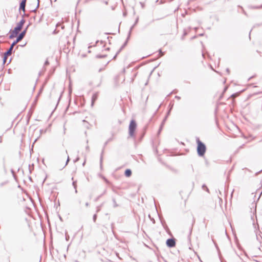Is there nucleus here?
I'll use <instances>...</instances> for the list:
<instances>
[{"label":"nucleus","mask_w":262,"mask_h":262,"mask_svg":"<svg viewBox=\"0 0 262 262\" xmlns=\"http://www.w3.org/2000/svg\"><path fill=\"white\" fill-rule=\"evenodd\" d=\"M196 143V153L199 157L204 158L205 153L207 151V147L206 144L200 140L199 137L195 139Z\"/></svg>","instance_id":"f257e3e1"},{"label":"nucleus","mask_w":262,"mask_h":262,"mask_svg":"<svg viewBox=\"0 0 262 262\" xmlns=\"http://www.w3.org/2000/svg\"><path fill=\"white\" fill-rule=\"evenodd\" d=\"M137 128V123L136 121L132 119L130 120L128 126V138L130 137L134 139L136 141V135L135 132Z\"/></svg>","instance_id":"f03ea898"},{"label":"nucleus","mask_w":262,"mask_h":262,"mask_svg":"<svg viewBox=\"0 0 262 262\" xmlns=\"http://www.w3.org/2000/svg\"><path fill=\"white\" fill-rule=\"evenodd\" d=\"M125 72V68L124 67L121 71L117 75L114 79V86L116 88L119 86L120 82L122 83L125 80L124 73Z\"/></svg>","instance_id":"7ed1b4c3"},{"label":"nucleus","mask_w":262,"mask_h":262,"mask_svg":"<svg viewBox=\"0 0 262 262\" xmlns=\"http://www.w3.org/2000/svg\"><path fill=\"white\" fill-rule=\"evenodd\" d=\"M28 27H29V25H28L23 31H22L20 33L18 34V35H17V36L16 37V39L15 40H14L13 42L11 44L8 50L11 51L12 52H13V48H14V46L17 42L21 41L24 38V37L27 33Z\"/></svg>","instance_id":"20e7f679"},{"label":"nucleus","mask_w":262,"mask_h":262,"mask_svg":"<svg viewBox=\"0 0 262 262\" xmlns=\"http://www.w3.org/2000/svg\"><path fill=\"white\" fill-rule=\"evenodd\" d=\"M44 86H45V85L43 84L39 89V90L37 93V94L36 95V96L34 99V100L32 104V107L33 106V107H35L36 104L37 103L39 97L40 96V95L42 94V93L43 92Z\"/></svg>","instance_id":"39448f33"},{"label":"nucleus","mask_w":262,"mask_h":262,"mask_svg":"<svg viewBox=\"0 0 262 262\" xmlns=\"http://www.w3.org/2000/svg\"><path fill=\"white\" fill-rule=\"evenodd\" d=\"M166 245L169 248L174 247L176 245V239L174 237L169 238L166 241Z\"/></svg>","instance_id":"423d86ee"},{"label":"nucleus","mask_w":262,"mask_h":262,"mask_svg":"<svg viewBox=\"0 0 262 262\" xmlns=\"http://www.w3.org/2000/svg\"><path fill=\"white\" fill-rule=\"evenodd\" d=\"M12 52L7 50L4 53L3 55L2 56V66H5L7 60L8 59V57L10 56L12 54Z\"/></svg>","instance_id":"0eeeda50"},{"label":"nucleus","mask_w":262,"mask_h":262,"mask_svg":"<svg viewBox=\"0 0 262 262\" xmlns=\"http://www.w3.org/2000/svg\"><path fill=\"white\" fill-rule=\"evenodd\" d=\"M148 128V124L146 125L144 128H143V130L142 132V133L140 135V136H139V137L138 138V139H137L136 138V142L135 141V144H136L137 142H138V143L140 142L143 139L145 134H146V130Z\"/></svg>","instance_id":"6e6552de"},{"label":"nucleus","mask_w":262,"mask_h":262,"mask_svg":"<svg viewBox=\"0 0 262 262\" xmlns=\"http://www.w3.org/2000/svg\"><path fill=\"white\" fill-rule=\"evenodd\" d=\"M75 72L74 67H67L66 68V76L69 79L70 82H71V74L73 72Z\"/></svg>","instance_id":"1a4fd4ad"},{"label":"nucleus","mask_w":262,"mask_h":262,"mask_svg":"<svg viewBox=\"0 0 262 262\" xmlns=\"http://www.w3.org/2000/svg\"><path fill=\"white\" fill-rule=\"evenodd\" d=\"M25 23V19L21 18V19L16 24V26L14 28V29L19 32V31L22 29Z\"/></svg>","instance_id":"9d476101"},{"label":"nucleus","mask_w":262,"mask_h":262,"mask_svg":"<svg viewBox=\"0 0 262 262\" xmlns=\"http://www.w3.org/2000/svg\"><path fill=\"white\" fill-rule=\"evenodd\" d=\"M130 36H128V34L127 35V37L126 38V39L125 40V41L124 42V43L122 45V46L120 47V48L119 49V50L117 51V52L116 53V55L114 56L113 57V59L115 58L117 55L124 49V48L127 45V43H128V41L130 38Z\"/></svg>","instance_id":"9b49d317"},{"label":"nucleus","mask_w":262,"mask_h":262,"mask_svg":"<svg viewBox=\"0 0 262 262\" xmlns=\"http://www.w3.org/2000/svg\"><path fill=\"white\" fill-rule=\"evenodd\" d=\"M27 0H21L19 3V12L21 13V11H25Z\"/></svg>","instance_id":"f8f14e48"},{"label":"nucleus","mask_w":262,"mask_h":262,"mask_svg":"<svg viewBox=\"0 0 262 262\" xmlns=\"http://www.w3.org/2000/svg\"><path fill=\"white\" fill-rule=\"evenodd\" d=\"M167 118H166L165 117H164L162 121L161 122V124L159 126V128L158 130V132H157V135L159 136L160 135L161 132L162 131L163 129V127H164V126L165 125V123L166 122V121H167Z\"/></svg>","instance_id":"ddd939ff"},{"label":"nucleus","mask_w":262,"mask_h":262,"mask_svg":"<svg viewBox=\"0 0 262 262\" xmlns=\"http://www.w3.org/2000/svg\"><path fill=\"white\" fill-rule=\"evenodd\" d=\"M173 103L172 102H170V103L169 104L166 114L164 117L168 119V117L170 116L171 112L173 106Z\"/></svg>","instance_id":"4468645a"},{"label":"nucleus","mask_w":262,"mask_h":262,"mask_svg":"<svg viewBox=\"0 0 262 262\" xmlns=\"http://www.w3.org/2000/svg\"><path fill=\"white\" fill-rule=\"evenodd\" d=\"M9 32L10 33V34L9 36V39H13L14 37H17V35H18V32L13 29V30H10Z\"/></svg>","instance_id":"2eb2a0df"},{"label":"nucleus","mask_w":262,"mask_h":262,"mask_svg":"<svg viewBox=\"0 0 262 262\" xmlns=\"http://www.w3.org/2000/svg\"><path fill=\"white\" fill-rule=\"evenodd\" d=\"M35 109V107H33V106H31V108L30 109V110L29 111L28 113V114L27 115V123L28 124L29 123V121L31 117V116L33 114V111Z\"/></svg>","instance_id":"dca6fc26"},{"label":"nucleus","mask_w":262,"mask_h":262,"mask_svg":"<svg viewBox=\"0 0 262 262\" xmlns=\"http://www.w3.org/2000/svg\"><path fill=\"white\" fill-rule=\"evenodd\" d=\"M98 93L96 92L93 94L91 98V106H93L95 101L98 99Z\"/></svg>","instance_id":"f3484780"},{"label":"nucleus","mask_w":262,"mask_h":262,"mask_svg":"<svg viewBox=\"0 0 262 262\" xmlns=\"http://www.w3.org/2000/svg\"><path fill=\"white\" fill-rule=\"evenodd\" d=\"M246 90V89H244L242 90H240V91H238V92H235L234 93H233L232 94H231L229 97V98H228V99H229V98H232L233 97H237L239 95V94L244 92H245V91Z\"/></svg>","instance_id":"a211bd4d"},{"label":"nucleus","mask_w":262,"mask_h":262,"mask_svg":"<svg viewBox=\"0 0 262 262\" xmlns=\"http://www.w3.org/2000/svg\"><path fill=\"white\" fill-rule=\"evenodd\" d=\"M138 21H139V17H137L136 18L134 24L130 28V29H129V32L128 33V34L129 36H130L132 30L134 29V28L135 27V26L138 24Z\"/></svg>","instance_id":"6ab92c4d"},{"label":"nucleus","mask_w":262,"mask_h":262,"mask_svg":"<svg viewBox=\"0 0 262 262\" xmlns=\"http://www.w3.org/2000/svg\"><path fill=\"white\" fill-rule=\"evenodd\" d=\"M104 150H102L100 156V168L101 170L103 169V159Z\"/></svg>","instance_id":"aec40b11"},{"label":"nucleus","mask_w":262,"mask_h":262,"mask_svg":"<svg viewBox=\"0 0 262 262\" xmlns=\"http://www.w3.org/2000/svg\"><path fill=\"white\" fill-rule=\"evenodd\" d=\"M124 174L127 178L130 177L132 174V170L129 168L126 169L124 171Z\"/></svg>","instance_id":"412c9836"},{"label":"nucleus","mask_w":262,"mask_h":262,"mask_svg":"<svg viewBox=\"0 0 262 262\" xmlns=\"http://www.w3.org/2000/svg\"><path fill=\"white\" fill-rule=\"evenodd\" d=\"M150 62H155V63L154 64H152L151 66H160V62H158L156 60H153L151 61H149V60H147L145 62H143L140 63L138 66H144V64H145L147 63H149Z\"/></svg>","instance_id":"4be33fe9"},{"label":"nucleus","mask_w":262,"mask_h":262,"mask_svg":"<svg viewBox=\"0 0 262 262\" xmlns=\"http://www.w3.org/2000/svg\"><path fill=\"white\" fill-rule=\"evenodd\" d=\"M56 67H53V68H52L51 70H50V71L49 72V77L47 78V79L46 80V82L43 84L44 85H45L46 84V83L47 82L48 79L50 78V76H52L54 74V73L55 72V69H56Z\"/></svg>","instance_id":"5701e85b"},{"label":"nucleus","mask_w":262,"mask_h":262,"mask_svg":"<svg viewBox=\"0 0 262 262\" xmlns=\"http://www.w3.org/2000/svg\"><path fill=\"white\" fill-rule=\"evenodd\" d=\"M212 242L215 246V247L217 251V254H218L219 256H220V255H221V253L220 248H219L217 243L213 239H212Z\"/></svg>","instance_id":"b1692460"},{"label":"nucleus","mask_w":262,"mask_h":262,"mask_svg":"<svg viewBox=\"0 0 262 262\" xmlns=\"http://www.w3.org/2000/svg\"><path fill=\"white\" fill-rule=\"evenodd\" d=\"M106 190L105 189L101 194L99 195L94 199V201L97 202L100 199V198H101L106 193Z\"/></svg>","instance_id":"393cba45"},{"label":"nucleus","mask_w":262,"mask_h":262,"mask_svg":"<svg viewBox=\"0 0 262 262\" xmlns=\"http://www.w3.org/2000/svg\"><path fill=\"white\" fill-rule=\"evenodd\" d=\"M192 229H193V224H192L191 227L189 228V232L188 235V240L189 241V242H190V236H191V235L192 233Z\"/></svg>","instance_id":"a878e982"},{"label":"nucleus","mask_w":262,"mask_h":262,"mask_svg":"<svg viewBox=\"0 0 262 262\" xmlns=\"http://www.w3.org/2000/svg\"><path fill=\"white\" fill-rule=\"evenodd\" d=\"M112 140H113V138L112 137H111L109 139H108L104 143L102 150L103 149L104 150V148H105V146L107 145V144L110 142L112 141Z\"/></svg>","instance_id":"bb28decb"},{"label":"nucleus","mask_w":262,"mask_h":262,"mask_svg":"<svg viewBox=\"0 0 262 262\" xmlns=\"http://www.w3.org/2000/svg\"><path fill=\"white\" fill-rule=\"evenodd\" d=\"M37 6L35 7H32V9L31 11H32V12H35L36 11L37 9L39 6V0H37Z\"/></svg>","instance_id":"cd10ccee"},{"label":"nucleus","mask_w":262,"mask_h":262,"mask_svg":"<svg viewBox=\"0 0 262 262\" xmlns=\"http://www.w3.org/2000/svg\"><path fill=\"white\" fill-rule=\"evenodd\" d=\"M46 67H43V69L41 71H40L39 72H38V77H40L41 76V75H42L45 72L46 69Z\"/></svg>","instance_id":"c85d7f7f"},{"label":"nucleus","mask_w":262,"mask_h":262,"mask_svg":"<svg viewBox=\"0 0 262 262\" xmlns=\"http://www.w3.org/2000/svg\"><path fill=\"white\" fill-rule=\"evenodd\" d=\"M202 188H203V189L205 190L206 191L209 192V190L206 184H204L202 185Z\"/></svg>","instance_id":"c756f323"},{"label":"nucleus","mask_w":262,"mask_h":262,"mask_svg":"<svg viewBox=\"0 0 262 262\" xmlns=\"http://www.w3.org/2000/svg\"><path fill=\"white\" fill-rule=\"evenodd\" d=\"M112 201H113V207L114 208H116V207H118V205L117 204L115 199L113 198Z\"/></svg>","instance_id":"7c9ffc66"},{"label":"nucleus","mask_w":262,"mask_h":262,"mask_svg":"<svg viewBox=\"0 0 262 262\" xmlns=\"http://www.w3.org/2000/svg\"><path fill=\"white\" fill-rule=\"evenodd\" d=\"M100 176L102 178V179L105 181L106 184H110L109 181L103 176L100 175Z\"/></svg>","instance_id":"2f4dec72"},{"label":"nucleus","mask_w":262,"mask_h":262,"mask_svg":"<svg viewBox=\"0 0 262 262\" xmlns=\"http://www.w3.org/2000/svg\"><path fill=\"white\" fill-rule=\"evenodd\" d=\"M162 226L163 227L165 230L168 233V231H169V229L166 224H164V225H163Z\"/></svg>","instance_id":"473e14b6"},{"label":"nucleus","mask_w":262,"mask_h":262,"mask_svg":"<svg viewBox=\"0 0 262 262\" xmlns=\"http://www.w3.org/2000/svg\"><path fill=\"white\" fill-rule=\"evenodd\" d=\"M62 94V92L61 93L60 96H59V98H58V101H57V104H56V105L55 108H54V110L52 111V112L51 113V115H52V114H53V112H54V110L56 109V107H57V105H58V103H59V101H60V99H61V98Z\"/></svg>","instance_id":"72a5a7b5"},{"label":"nucleus","mask_w":262,"mask_h":262,"mask_svg":"<svg viewBox=\"0 0 262 262\" xmlns=\"http://www.w3.org/2000/svg\"><path fill=\"white\" fill-rule=\"evenodd\" d=\"M70 160V159L69 158V156L68 155V158H67L66 164H65L64 166L61 169H60V170L62 169L63 168H64L68 165Z\"/></svg>","instance_id":"f704fd0d"},{"label":"nucleus","mask_w":262,"mask_h":262,"mask_svg":"<svg viewBox=\"0 0 262 262\" xmlns=\"http://www.w3.org/2000/svg\"><path fill=\"white\" fill-rule=\"evenodd\" d=\"M65 238H66V240L67 241H68L69 240V238H70V236L68 234V233L67 231H66V233H65Z\"/></svg>","instance_id":"c9c22d12"},{"label":"nucleus","mask_w":262,"mask_h":262,"mask_svg":"<svg viewBox=\"0 0 262 262\" xmlns=\"http://www.w3.org/2000/svg\"><path fill=\"white\" fill-rule=\"evenodd\" d=\"M97 218V215L96 213H95L93 215V220L94 222H96Z\"/></svg>","instance_id":"e433bc0d"},{"label":"nucleus","mask_w":262,"mask_h":262,"mask_svg":"<svg viewBox=\"0 0 262 262\" xmlns=\"http://www.w3.org/2000/svg\"><path fill=\"white\" fill-rule=\"evenodd\" d=\"M77 181H73L72 182V185L74 188H77Z\"/></svg>","instance_id":"4c0bfd02"},{"label":"nucleus","mask_w":262,"mask_h":262,"mask_svg":"<svg viewBox=\"0 0 262 262\" xmlns=\"http://www.w3.org/2000/svg\"><path fill=\"white\" fill-rule=\"evenodd\" d=\"M228 89V85L225 86L224 87V88L223 90L222 93H223V94H225V93H226V92L227 91Z\"/></svg>","instance_id":"58836bf2"},{"label":"nucleus","mask_w":262,"mask_h":262,"mask_svg":"<svg viewBox=\"0 0 262 262\" xmlns=\"http://www.w3.org/2000/svg\"><path fill=\"white\" fill-rule=\"evenodd\" d=\"M106 57V55H97L96 56V57L97 58H103V57Z\"/></svg>","instance_id":"ea45409f"},{"label":"nucleus","mask_w":262,"mask_h":262,"mask_svg":"<svg viewBox=\"0 0 262 262\" xmlns=\"http://www.w3.org/2000/svg\"><path fill=\"white\" fill-rule=\"evenodd\" d=\"M210 69L212 71H214L216 73H218L219 74L221 75V73L219 72V71H215L214 68H213V67L212 66H211V67H209Z\"/></svg>","instance_id":"a19ab883"},{"label":"nucleus","mask_w":262,"mask_h":262,"mask_svg":"<svg viewBox=\"0 0 262 262\" xmlns=\"http://www.w3.org/2000/svg\"><path fill=\"white\" fill-rule=\"evenodd\" d=\"M219 257L221 262H227L226 261V260L223 258V257L222 256V255H220V256H219Z\"/></svg>","instance_id":"79ce46f5"},{"label":"nucleus","mask_w":262,"mask_h":262,"mask_svg":"<svg viewBox=\"0 0 262 262\" xmlns=\"http://www.w3.org/2000/svg\"><path fill=\"white\" fill-rule=\"evenodd\" d=\"M80 160V157L77 156L74 160H73V162L74 163H76L78 161H79V160Z\"/></svg>","instance_id":"37998d69"},{"label":"nucleus","mask_w":262,"mask_h":262,"mask_svg":"<svg viewBox=\"0 0 262 262\" xmlns=\"http://www.w3.org/2000/svg\"><path fill=\"white\" fill-rule=\"evenodd\" d=\"M159 218H160V221H161V224H162V226H163V225H164V224H166L165 221H164V219H162H162L160 218V216H159Z\"/></svg>","instance_id":"c03bdc74"},{"label":"nucleus","mask_w":262,"mask_h":262,"mask_svg":"<svg viewBox=\"0 0 262 262\" xmlns=\"http://www.w3.org/2000/svg\"><path fill=\"white\" fill-rule=\"evenodd\" d=\"M50 64L49 62V60H48V59L47 58L45 63H44V64L43 66H48L49 64Z\"/></svg>","instance_id":"a18cd8bd"},{"label":"nucleus","mask_w":262,"mask_h":262,"mask_svg":"<svg viewBox=\"0 0 262 262\" xmlns=\"http://www.w3.org/2000/svg\"><path fill=\"white\" fill-rule=\"evenodd\" d=\"M101 208V206H97L96 207V212L98 213L99 212V211H100Z\"/></svg>","instance_id":"49530a36"},{"label":"nucleus","mask_w":262,"mask_h":262,"mask_svg":"<svg viewBox=\"0 0 262 262\" xmlns=\"http://www.w3.org/2000/svg\"><path fill=\"white\" fill-rule=\"evenodd\" d=\"M224 94H223V93H222V94H221V95L220 96L219 98V100H221L222 99V98H223L224 97Z\"/></svg>","instance_id":"de8ad7c7"},{"label":"nucleus","mask_w":262,"mask_h":262,"mask_svg":"<svg viewBox=\"0 0 262 262\" xmlns=\"http://www.w3.org/2000/svg\"><path fill=\"white\" fill-rule=\"evenodd\" d=\"M28 167H29V172L31 173L32 172V170H33V169H32L31 168V165L30 164L29 165Z\"/></svg>","instance_id":"09e8293b"},{"label":"nucleus","mask_w":262,"mask_h":262,"mask_svg":"<svg viewBox=\"0 0 262 262\" xmlns=\"http://www.w3.org/2000/svg\"><path fill=\"white\" fill-rule=\"evenodd\" d=\"M114 223H112V224H111V228H112V230L113 233V234H114Z\"/></svg>","instance_id":"8fccbe9b"},{"label":"nucleus","mask_w":262,"mask_h":262,"mask_svg":"<svg viewBox=\"0 0 262 262\" xmlns=\"http://www.w3.org/2000/svg\"><path fill=\"white\" fill-rule=\"evenodd\" d=\"M7 183V182H2L0 184V186L1 187H3L4 185H5L6 183Z\"/></svg>","instance_id":"3c124183"},{"label":"nucleus","mask_w":262,"mask_h":262,"mask_svg":"<svg viewBox=\"0 0 262 262\" xmlns=\"http://www.w3.org/2000/svg\"><path fill=\"white\" fill-rule=\"evenodd\" d=\"M256 76V75H254L251 77H250L248 79V81H250L251 79H252L253 78L255 77Z\"/></svg>","instance_id":"603ef678"},{"label":"nucleus","mask_w":262,"mask_h":262,"mask_svg":"<svg viewBox=\"0 0 262 262\" xmlns=\"http://www.w3.org/2000/svg\"><path fill=\"white\" fill-rule=\"evenodd\" d=\"M104 70H105V68H104V67L101 68H100V69H99L98 72H101V71H104Z\"/></svg>","instance_id":"864d4df0"},{"label":"nucleus","mask_w":262,"mask_h":262,"mask_svg":"<svg viewBox=\"0 0 262 262\" xmlns=\"http://www.w3.org/2000/svg\"><path fill=\"white\" fill-rule=\"evenodd\" d=\"M140 4L141 5L142 8L143 9L145 7L144 4L142 2H140Z\"/></svg>","instance_id":"5fc2aeb1"},{"label":"nucleus","mask_w":262,"mask_h":262,"mask_svg":"<svg viewBox=\"0 0 262 262\" xmlns=\"http://www.w3.org/2000/svg\"><path fill=\"white\" fill-rule=\"evenodd\" d=\"M158 67H157V66H155L154 67V68L151 70V71L150 72V74H149V76L151 75L152 73L154 72V71L155 70V69L157 68H158Z\"/></svg>","instance_id":"6e6d98bb"},{"label":"nucleus","mask_w":262,"mask_h":262,"mask_svg":"<svg viewBox=\"0 0 262 262\" xmlns=\"http://www.w3.org/2000/svg\"><path fill=\"white\" fill-rule=\"evenodd\" d=\"M91 0H84V4H87L88 3H89Z\"/></svg>","instance_id":"4d7b16f0"},{"label":"nucleus","mask_w":262,"mask_h":262,"mask_svg":"<svg viewBox=\"0 0 262 262\" xmlns=\"http://www.w3.org/2000/svg\"><path fill=\"white\" fill-rule=\"evenodd\" d=\"M174 98L176 99H177V100H180L181 99V97L179 96H177V95H176Z\"/></svg>","instance_id":"13d9d810"},{"label":"nucleus","mask_w":262,"mask_h":262,"mask_svg":"<svg viewBox=\"0 0 262 262\" xmlns=\"http://www.w3.org/2000/svg\"><path fill=\"white\" fill-rule=\"evenodd\" d=\"M11 173H12V175H13V176L14 178L15 179V175L14 174V170H13L12 169L11 170Z\"/></svg>","instance_id":"bf43d9fd"},{"label":"nucleus","mask_w":262,"mask_h":262,"mask_svg":"<svg viewBox=\"0 0 262 262\" xmlns=\"http://www.w3.org/2000/svg\"><path fill=\"white\" fill-rule=\"evenodd\" d=\"M226 72L228 74H229V73H230V70H229V68H227L226 69Z\"/></svg>","instance_id":"052dcab7"},{"label":"nucleus","mask_w":262,"mask_h":262,"mask_svg":"<svg viewBox=\"0 0 262 262\" xmlns=\"http://www.w3.org/2000/svg\"><path fill=\"white\" fill-rule=\"evenodd\" d=\"M172 92H173V93H177L178 92V90L177 89H175V90H173V91L172 92H171L170 93H169L168 95H170Z\"/></svg>","instance_id":"680f3d73"},{"label":"nucleus","mask_w":262,"mask_h":262,"mask_svg":"<svg viewBox=\"0 0 262 262\" xmlns=\"http://www.w3.org/2000/svg\"><path fill=\"white\" fill-rule=\"evenodd\" d=\"M261 171H262V169H261V170H259V171H257V172H256L255 173V176H257V175H258L259 173H260Z\"/></svg>","instance_id":"e2e57ef3"},{"label":"nucleus","mask_w":262,"mask_h":262,"mask_svg":"<svg viewBox=\"0 0 262 262\" xmlns=\"http://www.w3.org/2000/svg\"><path fill=\"white\" fill-rule=\"evenodd\" d=\"M58 217H59V220H60L61 221H62H62H63V219H62V217H61L59 214H58Z\"/></svg>","instance_id":"0e129e2a"},{"label":"nucleus","mask_w":262,"mask_h":262,"mask_svg":"<svg viewBox=\"0 0 262 262\" xmlns=\"http://www.w3.org/2000/svg\"><path fill=\"white\" fill-rule=\"evenodd\" d=\"M85 149H86V151H89V150H90L89 146H86V147H85Z\"/></svg>","instance_id":"69168bd1"},{"label":"nucleus","mask_w":262,"mask_h":262,"mask_svg":"<svg viewBox=\"0 0 262 262\" xmlns=\"http://www.w3.org/2000/svg\"><path fill=\"white\" fill-rule=\"evenodd\" d=\"M159 52L160 54H162V55H163L164 54V53L162 52V51L161 49H160L159 50Z\"/></svg>","instance_id":"338daca9"},{"label":"nucleus","mask_w":262,"mask_h":262,"mask_svg":"<svg viewBox=\"0 0 262 262\" xmlns=\"http://www.w3.org/2000/svg\"><path fill=\"white\" fill-rule=\"evenodd\" d=\"M90 204L88 202H86L85 205L86 207L89 206Z\"/></svg>","instance_id":"774afa93"}]
</instances>
